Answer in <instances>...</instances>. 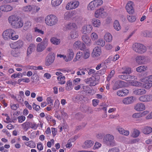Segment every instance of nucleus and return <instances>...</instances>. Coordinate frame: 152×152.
I'll use <instances>...</instances> for the list:
<instances>
[{
	"mask_svg": "<svg viewBox=\"0 0 152 152\" xmlns=\"http://www.w3.org/2000/svg\"><path fill=\"white\" fill-rule=\"evenodd\" d=\"M58 21L57 18L53 15H48L45 19V22L46 24L50 26L55 25Z\"/></svg>",
	"mask_w": 152,
	"mask_h": 152,
	"instance_id": "3",
	"label": "nucleus"
},
{
	"mask_svg": "<svg viewBox=\"0 0 152 152\" xmlns=\"http://www.w3.org/2000/svg\"><path fill=\"white\" fill-rule=\"evenodd\" d=\"M31 9V8L30 6H26L23 8V10L24 11H30Z\"/></svg>",
	"mask_w": 152,
	"mask_h": 152,
	"instance_id": "62",
	"label": "nucleus"
},
{
	"mask_svg": "<svg viewBox=\"0 0 152 152\" xmlns=\"http://www.w3.org/2000/svg\"><path fill=\"white\" fill-rule=\"evenodd\" d=\"M104 39L107 42H111L112 39V36L111 34L109 33H106L104 36Z\"/></svg>",
	"mask_w": 152,
	"mask_h": 152,
	"instance_id": "28",
	"label": "nucleus"
},
{
	"mask_svg": "<svg viewBox=\"0 0 152 152\" xmlns=\"http://www.w3.org/2000/svg\"><path fill=\"white\" fill-rule=\"evenodd\" d=\"M92 22L95 27H98L100 24V20L97 19H94L92 20Z\"/></svg>",
	"mask_w": 152,
	"mask_h": 152,
	"instance_id": "33",
	"label": "nucleus"
},
{
	"mask_svg": "<svg viewBox=\"0 0 152 152\" xmlns=\"http://www.w3.org/2000/svg\"><path fill=\"white\" fill-rule=\"evenodd\" d=\"M65 79V77L64 76L61 77H58L57 79L59 81L58 83L61 84H64L65 83V81L64 80Z\"/></svg>",
	"mask_w": 152,
	"mask_h": 152,
	"instance_id": "35",
	"label": "nucleus"
},
{
	"mask_svg": "<svg viewBox=\"0 0 152 152\" xmlns=\"http://www.w3.org/2000/svg\"><path fill=\"white\" fill-rule=\"evenodd\" d=\"M132 117L133 118H140L141 117V113H134L132 115Z\"/></svg>",
	"mask_w": 152,
	"mask_h": 152,
	"instance_id": "56",
	"label": "nucleus"
},
{
	"mask_svg": "<svg viewBox=\"0 0 152 152\" xmlns=\"http://www.w3.org/2000/svg\"><path fill=\"white\" fill-rule=\"evenodd\" d=\"M25 117L23 115L20 116L18 118V121L20 123H22L25 120Z\"/></svg>",
	"mask_w": 152,
	"mask_h": 152,
	"instance_id": "55",
	"label": "nucleus"
},
{
	"mask_svg": "<svg viewBox=\"0 0 152 152\" xmlns=\"http://www.w3.org/2000/svg\"><path fill=\"white\" fill-rule=\"evenodd\" d=\"M84 51V56L83 57L85 59L88 58L90 56V53L88 50H86L85 49Z\"/></svg>",
	"mask_w": 152,
	"mask_h": 152,
	"instance_id": "46",
	"label": "nucleus"
},
{
	"mask_svg": "<svg viewBox=\"0 0 152 152\" xmlns=\"http://www.w3.org/2000/svg\"><path fill=\"white\" fill-rule=\"evenodd\" d=\"M103 3L102 0H94L89 4V7L91 10H94L98 7L101 5Z\"/></svg>",
	"mask_w": 152,
	"mask_h": 152,
	"instance_id": "7",
	"label": "nucleus"
},
{
	"mask_svg": "<svg viewBox=\"0 0 152 152\" xmlns=\"http://www.w3.org/2000/svg\"><path fill=\"white\" fill-rule=\"evenodd\" d=\"M34 31L36 32H37L39 34H43L44 33V31H42L41 30L39 29L37 27H35L34 28Z\"/></svg>",
	"mask_w": 152,
	"mask_h": 152,
	"instance_id": "54",
	"label": "nucleus"
},
{
	"mask_svg": "<svg viewBox=\"0 0 152 152\" xmlns=\"http://www.w3.org/2000/svg\"><path fill=\"white\" fill-rule=\"evenodd\" d=\"M50 41L52 44L55 45H58L60 43V39H57L56 37L52 38L50 39Z\"/></svg>",
	"mask_w": 152,
	"mask_h": 152,
	"instance_id": "29",
	"label": "nucleus"
},
{
	"mask_svg": "<svg viewBox=\"0 0 152 152\" xmlns=\"http://www.w3.org/2000/svg\"><path fill=\"white\" fill-rule=\"evenodd\" d=\"M105 14V13L104 11V9L102 8L96 11L95 13V16L97 18L100 17H102Z\"/></svg>",
	"mask_w": 152,
	"mask_h": 152,
	"instance_id": "15",
	"label": "nucleus"
},
{
	"mask_svg": "<svg viewBox=\"0 0 152 152\" xmlns=\"http://www.w3.org/2000/svg\"><path fill=\"white\" fill-rule=\"evenodd\" d=\"M23 42L22 41L19 40L14 42L12 45H10V46L13 49H18L21 48L23 46Z\"/></svg>",
	"mask_w": 152,
	"mask_h": 152,
	"instance_id": "11",
	"label": "nucleus"
},
{
	"mask_svg": "<svg viewBox=\"0 0 152 152\" xmlns=\"http://www.w3.org/2000/svg\"><path fill=\"white\" fill-rule=\"evenodd\" d=\"M94 144V142H92L91 140H88L86 141L83 145L82 147L86 149L89 148L93 146Z\"/></svg>",
	"mask_w": 152,
	"mask_h": 152,
	"instance_id": "25",
	"label": "nucleus"
},
{
	"mask_svg": "<svg viewBox=\"0 0 152 152\" xmlns=\"http://www.w3.org/2000/svg\"><path fill=\"white\" fill-rule=\"evenodd\" d=\"M140 134V131L137 129L134 130V131L133 134L134 137L136 138Z\"/></svg>",
	"mask_w": 152,
	"mask_h": 152,
	"instance_id": "50",
	"label": "nucleus"
},
{
	"mask_svg": "<svg viewBox=\"0 0 152 152\" xmlns=\"http://www.w3.org/2000/svg\"><path fill=\"white\" fill-rule=\"evenodd\" d=\"M152 86V83H147L145 84L144 86L145 88L149 89Z\"/></svg>",
	"mask_w": 152,
	"mask_h": 152,
	"instance_id": "59",
	"label": "nucleus"
},
{
	"mask_svg": "<svg viewBox=\"0 0 152 152\" xmlns=\"http://www.w3.org/2000/svg\"><path fill=\"white\" fill-rule=\"evenodd\" d=\"M134 101L133 96L128 97L125 98L123 100V102L126 104H129L132 103Z\"/></svg>",
	"mask_w": 152,
	"mask_h": 152,
	"instance_id": "21",
	"label": "nucleus"
},
{
	"mask_svg": "<svg viewBox=\"0 0 152 152\" xmlns=\"http://www.w3.org/2000/svg\"><path fill=\"white\" fill-rule=\"evenodd\" d=\"M72 13L66 12L64 15V18L66 20H68L72 17Z\"/></svg>",
	"mask_w": 152,
	"mask_h": 152,
	"instance_id": "47",
	"label": "nucleus"
},
{
	"mask_svg": "<svg viewBox=\"0 0 152 152\" xmlns=\"http://www.w3.org/2000/svg\"><path fill=\"white\" fill-rule=\"evenodd\" d=\"M152 97L151 95L150 94L140 96L139 99L140 101L147 102L152 101Z\"/></svg>",
	"mask_w": 152,
	"mask_h": 152,
	"instance_id": "13",
	"label": "nucleus"
},
{
	"mask_svg": "<svg viewBox=\"0 0 152 152\" xmlns=\"http://www.w3.org/2000/svg\"><path fill=\"white\" fill-rule=\"evenodd\" d=\"M127 19L130 22H133L135 21L136 18L135 16L132 15H129L127 16Z\"/></svg>",
	"mask_w": 152,
	"mask_h": 152,
	"instance_id": "44",
	"label": "nucleus"
},
{
	"mask_svg": "<svg viewBox=\"0 0 152 152\" xmlns=\"http://www.w3.org/2000/svg\"><path fill=\"white\" fill-rule=\"evenodd\" d=\"M129 75H124L123 74L119 75L118 76V77L120 79L124 80H127L129 78Z\"/></svg>",
	"mask_w": 152,
	"mask_h": 152,
	"instance_id": "43",
	"label": "nucleus"
},
{
	"mask_svg": "<svg viewBox=\"0 0 152 152\" xmlns=\"http://www.w3.org/2000/svg\"><path fill=\"white\" fill-rule=\"evenodd\" d=\"M8 20L12 26L15 28L21 27L23 25V23L22 22L21 19L16 16L12 15L8 18Z\"/></svg>",
	"mask_w": 152,
	"mask_h": 152,
	"instance_id": "1",
	"label": "nucleus"
},
{
	"mask_svg": "<svg viewBox=\"0 0 152 152\" xmlns=\"http://www.w3.org/2000/svg\"><path fill=\"white\" fill-rule=\"evenodd\" d=\"M93 53L96 56H98L100 55L101 53L100 49L98 47H95L93 49Z\"/></svg>",
	"mask_w": 152,
	"mask_h": 152,
	"instance_id": "30",
	"label": "nucleus"
},
{
	"mask_svg": "<svg viewBox=\"0 0 152 152\" xmlns=\"http://www.w3.org/2000/svg\"><path fill=\"white\" fill-rule=\"evenodd\" d=\"M30 128H31V129H36L38 127V126L35 123H32L30 122Z\"/></svg>",
	"mask_w": 152,
	"mask_h": 152,
	"instance_id": "51",
	"label": "nucleus"
},
{
	"mask_svg": "<svg viewBox=\"0 0 152 152\" xmlns=\"http://www.w3.org/2000/svg\"><path fill=\"white\" fill-rule=\"evenodd\" d=\"M92 26L90 25H88L84 26L82 28V32L85 34L86 33L90 32L92 30Z\"/></svg>",
	"mask_w": 152,
	"mask_h": 152,
	"instance_id": "18",
	"label": "nucleus"
},
{
	"mask_svg": "<svg viewBox=\"0 0 152 152\" xmlns=\"http://www.w3.org/2000/svg\"><path fill=\"white\" fill-rule=\"evenodd\" d=\"M145 134H148L152 132V128L150 127L147 126L142 131Z\"/></svg>",
	"mask_w": 152,
	"mask_h": 152,
	"instance_id": "32",
	"label": "nucleus"
},
{
	"mask_svg": "<svg viewBox=\"0 0 152 152\" xmlns=\"http://www.w3.org/2000/svg\"><path fill=\"white\" fill-rule=\"evenodd\" d=\"M115 74V71L114 70H112L111 71L110 74L107 77V80H110V78L112 77Z\"/></svg>",
	"mask_w": 152,
	"mask_h": 152,
	"instance_id": "57",
	"label": "nucleus"
},
{
	"mask_svg": "<svg viewBox=\"0 0 152 152\" xmlns=\"http://www.w3.org/2000/svg\"><path fill=\"white\" fill-rule=\"evenodd\" d=\"M82 40L85 43L89 45L91 42V41L88 36L87 35H83L82 36Z\"/></svg>",
	"mask_w": 152,
	"mask_h": 152,
	"instance_id": "19",
	"label": "nucleus"
},
{
	"mask_svg": "<svg viewBox=\"0 0 152 152\" xmlns=\"http://www.w3.org/2000/svg\"><path fill=\"white\" fill-rule=\"evenodd\" d=\"M32 106L33 109L37 111H39L40 109V106L39 105H36L34 103L33 104Z\"/></svg>",
	"mask_w": 152,
	"mask_h": 152,
	"instance_id": "52",
	"label": "nucleus"
},
{
	"mask_svg": "<svg viewBox=\"0 0 152 152\" xmlns=\"http://www.w3.org/2000/svg\"><path fill=\"white\" fill-rule=\"evenodd\" d=\"M16 49H14L11 52L12 55L13 56L15 57H18L20 55V53L18 51H16Z\"/></svg>",
	"mask_w": 152,
	"mask_h": 152,
	"instance_id": "39",
	"label": "nucleus"
},
{
	"mask_svg": "<svg viewBox=\"0 0 152 152\" xmlns=\"http://www.w3.org/2000/svg\"><path fill=\"white\" fill-rule=\"evenodd\" d=\"M131 84L133 86H141L142 83L140 82L135 81L131 82Z\"/></svg>",
	"mask_w": 152,
	"mask_h": 152,
	"instance_id": "45",
	"label": "nucleus"
},
{
	"mask_svg": "<svg viewBox=\"0 0 152 152\" xmlns=\"http://www.w3.org/2000/svg\"><path fill=\"white\" fill-rule=\"evenodd\" d=\"M66 89L67 91H70L72 89V83L70 81H68L66 82Z\"/></svg>",
	"mask_w": 152,
	"mask_h": 152,
	"instance_id": "36",
	"label": "nucleus"
},
{
	"mask_svg": "<svg viewBox=\"0 0 152 152\" xmlns=\"http://www.w3.org/2000/svg\"><path fill=\"white\" fill-rule=\"evenodd\" d=\"M129 93V91L127 89L124 88L122 90L118 91L117 92V94L119 96H123L127 95Z\"/></svg>",
	"mask_w": 152,
	"mask_h": 152,
	"instance_id": "23",
	"label": "nucleus"
},
{
	"mask_svg": "<svg viewBox=\"0 0 152 152\" xmlns=\"http://www.w3.org/2000/svg\"><path fill=\"white\" fill-rule=\"evenodd\" d=\"M79 2L77 1L70 2L68 3L66 8L67 10H70L77 8L79 5Z\"/></svg>",
	"mask_w": 152,
	"mask_h": 152,
	"instance_id": "8",
	"label": "nucleus"
},
{
	"mask_svg": "<svg viewBox=\"0 0 152 152\" xmlns=\"http://www.w3.org/2000/svg\"><path fill=\"white\" fill-rule=\"evenodd\" d=\"M23 75L22 73L20 72L18 73L17 74H14L11 75V77L12 78H15L17 77L20 78L22 77Z\"/></svg>",
	"mask_w": 152,
	"mask_h": 152,
	"instance_id": "48",
	"label": "nucleus"
},
{
	"mask_svg": "<svg viewBox=\"0 0 152 152\" xmlns=\"http://www.w3.org/2000/svg\"><path fill=\"white\" fill-rule=\"evenodd\" d=\"M55 54L53 52L50 53L46 57L45 64L46 66H50L54 61L55 59Z\"/></svg>",
	"mask_w": 152,
	"mask_h": 152,
	"instance_id": "5",
	"label": "nucleus"
},
{
	"mask_svg": "<svg viewBox=\"0 0 152 152\" xmlns=\"http://www.w3.org/2000/svg\"><path fill=\"white\" fill-rule=\"evenodd\" d=\"M126 83L121 80H118L116 82L113 88L114 90H116L119 88L124 87Z\"/></svg>",
	"mask_w": 152,
	"mask_h": 152,
	"instance_id": "10",
	"label": "nucleus"
},
{
	"mask_svg": "<svg viewBox=\"0 0 152 152\" xmlns=\"http://www.w3.org/2000/svg\"><path fill=\"white\" fill-rule=\"evenodd\" d=\"M30 123L29 122H26L22 124V126L25 131H27L30 128Z\"/></svg>",
	"mask_w": 152,
	"mask_h": 152,
	"instance_id": "37",
	"label": "nucleus"
},
{
	"mask_svg": "<svg viewBox=\"0 0 152 152\" xmlns=\"http://www.w3.org/2000/svg\"><path fill=\"white\" fill-rule=\"evenodd\" d=\"M31 24L30 21H27L24 24V27L27 29L31 26Z\"/></svg>",
	"mask_w": 152,
	"mask_h": 152,
	"instance_id": "60",
	"label": "nucleus"
},
{
	"mask_svg": "<svg viewBox=\"0 0 152 152\" xmlns=\"http://www.w3.org/2000/svg\"><path fill=\"white\" fill-rule=\"evenodd\" d=\"M74 46L76 48H78L82 50H84L85 49L86 45L83 42L80 41H77L75 42Z\"/></svg>",
	"mask_w": 152,
	"mask_h": 152,
	"instance_id": "14",
	"label": "nucleus"
},
{
	"mask_svg": "<svg viewBox=\"0 0 152 152\" xmlns=\"http://www.w3.org/2000/svg\"><path fill=\"white\" fill-rule=\"evenodd\" d=\"M103 142L108 146L113 147L116 145L114 136L110 134H107L104 137Z\"/></svg>",
	"mask_w": 152,
	"mask_h": 152,
	"instance_id": "2",
	"label": "nucleus"
},
{
	"mask_svg": "<svg viewBox=\"0 0 152 152\" xmlns=\"http://www.w3.org/2000/svg\"><path fill=\"white\" fill-rule=\"evenodd\" d=\"M69 36L70 38L69 39H74L77 38L78 36L77 31L75 30L72 31L70 33Z\"/></svg>",
	"mask_w": 152,
	"mask_h": 152,
	"instance_id": "26",
	"label": "nucleus"
},
{
	"mask_svg": "<svg viewBox=\"0 0 152 152\" xmlns=\"http://www.w3.org/2000/svg\"><path fill=\"white\" fill-rule=\"evenodd\" d=\"M134 109L137 111H141L145 110V106L143 104L138 103L135 106Z\"/></svg>",
	"mask_w": 152,
	"mask_h": 152,
	"instance_id": "17",
	"label": "nucleus"
},
{
	"mask_svg": "<svg viewBox=\"0 0 152 152\" xmlns=\"http://www.w3.org/2000/svg\"><path fill=\"white\" fill-rule=\"evenodd\" d=\"M74 55V52L72 49H69L68 50L67 57L65 59V61H68L71 60L73 58Z\"/></svg>",
	"mask_w": 152,
	"mask_h": 152,
	"instance_id": "20",
	"label": "nucleus"
},
{
	"mask_svg": "<svg viewBox=\"0 0 152 152\" xmlns=\"http://www.w3.org/2000/svg\"><path fill=\"white\" fill-rule=\"evenodd\" d=\"M133 50L139 54H142L147 50L146 47L143 45L139 43H136L132 45Z\"/></svg>",
	"mask_w": 152,
	"mask_h": 152,
	"instance_id": "4",
	"label": "nucleus"
},
{
	"mask_svg": "<svg viewBox=\"0 0 152 152\" xmlns=\"http://www.w3.org/2000/svg\"><path fill=\"white\" fill-rule=\"evenodd\" d=\"M62 1V0H52L51 3L53 6L55 7L59 5Z\"/></svg>",
	"mask_w": 152,
	"mask_h": 152,
	"instance_id": "31",
	"label": "nucleus"
},
{
	"mask_svg": "<svg viewBox=\"0 0 152 152\" xmlns=\"http://www.w3.org/2000/svg\"><path fill=\"white\" fill-rule=\"evenodd\" d=\"M132 72L131 68L128 67L126 68L125 69V70L124 72H121V74H126L129 75Z\"/></svg>",
	"mask_w": 152,
	"mask_h": 152,
	"instance_id": "42",
	"label": "nucleus"
},
{
	"mask_svg": "<svg viewBox=\"0 0 152 152\" xmlns=\"http://www.w3.org/2000/svg\"><path fill=\"white\" fill-rule=\"evenodd\" d=\"M12 34H11L10 35V39H11L13 40H15L17 39L18 38V35H15V32L12 29Z\"/></svg>",
	"mask_w": 152,
	"mask_h": 152,
	"instance_id": "41",
	"label": "nucleus"
},
{
	"mask_svg": "<svg viewBox=\"0 0 152 152\" xmlns=\"http://www.w3.org/2000/svg\"><path fill=\"white\" fill-rule=\"evenodd\" d=\"M146 37H152V31H147L146 32Z\"/></svg>",
	"mask_w": 152,
	"mask_h": 152,
	"instance_id": "64",
	"label": "nucleus"
},
{
	"mask_svg": "<svg viewBox=\"0 0 152 152\" xmlns=\"http://www.w3.org/2000/svg\"><path fill=\"white\" fill-rule=\"evenodd\" d=\"M132 3L133 2L132 1H129L126 6V9L129 14H132L134 11L132 5Z\"/></svg>",
	"mask_w": 152,
	"mask_h": 152,
	"instance_id": "16",
	"label": "nucleus"
},
{
	"mask_svg": "<svg viewBox=\"0 0 152 152\" xmlns=\"http://www.w3.org/2000/svg\"><path fill=\"white\" fill-rule=\"evenodd\" d=\"M12 9V7L10 5H6V12L11 11Z\"/></svg>",
	"mask_w": 152,
	"mask_h": 152,
	"instance_id": "63",
	"label": "nucleus"
},
{
	"mask_svg": "<svg viewBox=\"0 0 152 152\" xmlns=\"http://www.w3.org/2000/svg\"><path fill=\"white\" fill-rule=\"evenodd\" d=\"M136 63L139 65L145 64L146 62V57L143 56H138L135 58Z\"/></svg>",
	"mask_w": 152,
	"mask_h": 152,
	"instance_id": "9",
	"label": "nucleus"
},
{
	"mask_svg": "<svg viewBox=\"0 0 152 152\" xmlns=\"http://www.w3.org/2000/svg\"><path fill=\"white\" fill-rule=\"evenodd\" d=\"M12 33L11 29H7L4 31L2 34V36L4 39L7 40L10 39V35L12 34Z\"/></svg>",
	"mask_w": 152,
	"mask_h": 152,
	"instance_id": "12",
	"label": "nucleus"
},
{
	"mask_svg": "<svg viewBox=\"0 0 152 152\" xmlns=\"http://www.w3.org/2000/svg\"><path fill=\"white\" fill-rule=\"evenodd\" d=\"M36 48V45L32 44H30L27 50V55L30 54L32 52L35 50Z\"/></svg>",
	"mask_w": 152,
	"mask_h": 152,
	"instance_id": "24",
	"label": "nucleus"
},
{
	"mask_svg": "<svg viewBox=\"0 0 152 152\" xmlns=\"http://www.w3.org/2000/svg\"><path fill=\"white\" fill-rule=\"evenodd\" d=\"M119 150L118 148L115 147L110 149L108 152H119Z\"/></svg>",
	"mask_w": 152,
	"mask_h": 152,
	"instance_id": "58",
	"label": "nucleus"
},
{
	"mask_svg": "<svg viewBox=\"0 0 152 152\" xmlns=\"http://www.w3.org/2000/svg\"><path fill=\"white\" fill-rule=\"evenodd\" d=\"M75 118L77 120H80L83 118V116L81 113H78L75 115Z\"/></svg>",
	"mask_w": 152,
	"mask_h": 152,
	"instance_id": "49",
	"label": "nucleus"
},
{
	"mask_svg": "<svg viewBox=\"0 0 152 152\" xmlns=\"http://www.w3.org/2000/svg\"><path fill=\"white\" fill-rule=\"evenodd\" d=\"M91 37L92 40H95L97 39L98 36L96 33L93 32L91 34Z\"/></svg>",
	"mask_w": 152,
	"mask_h": 152,
	"instance_id": "53",
	"label": "nucleus"
},
{
	"mask_svg": "<svg viewBox=\"0 0 152 152\" xmlns=\"http://www.w3.org/2000/svg\"><path fill=\"white\" fill-rule=\"evenodd\" d=\"M48 39L45 38L42 42L38 44L37 46V50L38 52H42L46 48L48 45Z\"/></svg>",
	"mask_w": 152,
	"mask_h": 152,
	"instance_id": "6",
	"label": "nucleus"
},
{
	"mask_svg": "<svg viewBox=\"0 0 152 152\" xmlns=\"http://www.w3.org/2000/svg\"><path fill=\"white\" fill-rule=\"evenodd\" d=\"M113 27L117 31H119L121 29V26L118 20H115L113 23Z\"/></svg>",
	"mask_w": 152,
	"mask_h": 152,
	"instance_id": "34",
	"label": "nucleus"
},
{
	"mask_svg": "<svg viewBox=\"0 0 152 152\" xmlns=\"http://www.w3.org/2000/svg\"><path fill=\"white\" fill-rule=\"evenodd\" d=\"M19 107V105L18 104H13L11 105V108L13 110H16L17 108Z\"/></svg>",
	"mask_w": 152,
	"mask_h": 152,
	"instance_id": "61",
	"label": "nucleus"
},
{
	"mask_svg": "<svg viewBox=\"0 0 152 152\" xmlns=\"http://www.w3.org/2000/svg\"><path fill=\"white\" fill-rule=\"evenodd\" d=\"M147 70V66L144 65L139 66L136 68V71L138 72L145 71Z\"/></svg>",
	"mask_w": 152,
	"mask_h": 152,
	"instance_id": "27",
	"label": "nucleus"
},
{
	"mask_svg": "<svg viewBox=\"0 0 152 152\" xmlns=\"http://www.w3.org/2000/svg\"><path fill=\"white\" fill-rule=\"evenodd\" d=\"M96 44L100 46L103 47L105 44V42L102 39H99L95 42Z\"/></svg>",
	"mask_w": 152,
	"mask_h": 152,
	"instance_id": "38",
	"label": "nucleus"
},
{
	"mask_svg": "<svg viewBox=\"0 0 152 152\" xmlns=\"http://www.w3.org/2000/svg\"><path fill=\"white\" fill-rule=\"evenodd\" d=\"M146 93V91L143 88L136 89L133 91L134 94L136 95L144 94Z\"/></svg>",
	"mask_w": 152,
	"mask_h": 152,
	"instance_id": "22",
	"label": "nucleus"
},
{
	"mask_svg": "<svg viewBox=\"0 0 152 152\" xmlns=\"http://www.w3.org/2000/svg\"><path fill=\"white\" fill-rule=\"evenodd\" d=\"M25 144L28 146L30 148H32L35 147V145L34 142L32 141H30L28 142H26L25 143Z\"/></svg>",
	"mask_w": 152,
	"mask_h": 152,
	"instance_id": "40",
	"label": "nucleus"
}]
</instances>
